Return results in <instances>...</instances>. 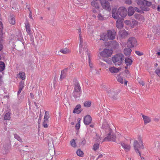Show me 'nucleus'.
Segmentation results:
<instances>
[{
	"label": "nucleus",
	"mask_w": 160,
	"mask_h": 160,
	"mask_svg": "<svg viewBox=\"0 0 160 160\" xmlns=\"http://www.w3.org/2000/svg\"><path fill=\"white\" fill-rule=\"evenodd\" d=\"M78 32L79 36L80 41L79 52L82 57H84L85 56L84 55L86 54L87 52V45L86 42H84L83 41L81 28L78 29Z\"/></svg>",
	"instance_id": "1"
},
{
	"label": "nucleus",
	"mask_w": 160,
	"mask_h": 160,
	"mask_svg": "<svg viewBox=\"0 0 160 160\" xmlns=\"http://www.w3.org/2000/svg\"><path fill=\"white\" fill-rule=\"evenodd\" d=\"M102 128L105 130L106 133H108L106 139L109 141H115L116 136L113 133L112 130L110 128L107 122H105L102 124Z\"/></svg>",
	"instance_id": "2"
},
{
	"label": "nucleus",
	"mask_w": 160,
	"mask_h": 160,
	"mask_svg": "<svg viewBox=\"0 0 160 160\" xmlns=\"http://www.w3.org/2000/svg\"><path fill=\"white\" fill-rule=\"evenodd\" d=\"M137 3L142 11H147L150 10L149 7L152 4V2L146 0H138Z\"/></svg>",
	"instance_id": "3"
},
{
	"label": "nucleus",
	"mask_w": 160,
	"mask_h": 160,
	"mask_svg": "<svg viewBox=\"0 0 160 160\" xmlns=\"http://www.w3.org/2000/svg\"><path fill=\"white\" fill-rule=\"evenodd\" d=\"M124 59L123 55L121 53H119L115 55L112 57V60L114 64L116 65L120 66L123 62Z\"/></svg>",
	"instance_id": "4"
},
{
	"label": "nucleus",
	"mask_w": 160,
	"mask_h": 160,
	"mask_svg": "<svg viewBox=\"0 0 160 160\" xmlns=\"http://www.w3.org/2000/svg\"><path fill=\"white\" fill-rule=\"evenodd\" d=\"M82 90L79 83L76 82L74 84V89L72 93V96L75 98L79 97L81 95Z\"/></svg>",
	"instance_id": "5"
},
{
	"label": "nucleus",
	"mask_w": 160,
	"mask_h": 160,
	"mask_svg": "<svg viewBox=\"0 0 160 160\" xmlns=\"http://www.w3.org/2000/svg\"><path fill=\"white\" fill-rule=\"evenodd\" d=\"M133 146L135 151L137 152H138L139 155L141 156V153L139 151V149L144 148V146L141 139H140L139 143L137 140H134L133 142Z\"/></svg>",
	"instance_id": "6"
},
{
	"label": "nucleus",
	"mask_w": 160,
	"mask_h": 160,
	"mask_svg": "<svg viewBox=\"0 0 160 160\" xmlns=\"http://www.w3.org/2000/svg\"><path fill=\"white\" fill-rule=\"evenodd\" d=\"M137 42L136 38L133 37L129 38L127 42V46L129 48L136 47L137 45Z\"/></svg>",
	"instance_id": "7"
},
{
	"label": "nucleus",
	"mask_w": 160,
	"mask_h": 160,
	"mask_svg": "<svg viewBox=\"0 0 160 160\" xmlns=\"http://www.w3.org/2000/svg\"><path fill=\"white\" fill-rule=\"evenodd\" d=\"M112 53V51L111 49L105 48L103 51L100 52V55L102 57L108 58L111 57Z\"/></svg>",
	"instance_id": "8"
},
{
	"label": "nucleus",
	"mask_w": 160,
	"mask_h": 160,
	"mask_svg": "<svg viewBox=\"0 0 160 160\" xmlns=\"http://www.w3.org/2000/svg\"><path fill=\"white\" fill-rule=\"evenodd\" d=\"M103 9L109 11L111 10V8L110 3L105 0H99Z\"/></svg>",
	"instance_id": "9"
},
{
	"label": "nucleus",
	"mask_w": 160,
	"mask_h": 160,
	"mask_svg": "<svg viewBox=\"0 0 160 160\" xmlns=\"http://www.w3.org/2000/svg\"><path fill=\"white\" fill-rule=\"evenodd\" d=\"M118 12L122 18L125 17L127 15V8L124 7H120L118 9Z\"/></svg>",
	"instance_id": "10"
},
{
	"label": "nucleus",
	"mask_w": 160,
	"mask_h": 160,
	"mask_svg": "<svg viewBox=\"0 0 160 160\" xmlns=\"http://www.w3.org/2000/svg\"><path fill=\"white\" fill-rule=\"evenodd\" d=\"M107 33L109 39L111 40H113L115 38L116 32L114 30H108L107 31Z\"/></svg>",
	"instance_id": "11"
},
{
	"label": "nucleus",
	"mask_w": 160,
	"mask_h": 160,
	"mask_svg": "<svg viewBox=\"0 0 160 160\" xmlns=\"http://www.w3.org/2000/svg\"><path fill=\"white\" fill-rule=\"evenodd\" d=\"M112 16L114 19H118L120 18L119 16L117 8H113L112 11Z\"/></svg>",
	"instance_id": "12"
},
{
	"label": "nucleus",
	"mask_w": 160,
	"mask_h": 160,
	"mask_svg": "<svg viewBox=\"0 0 160 160\" xmlns=\"http://www.w3.org/2000/svg\"><path fill=\"white\" fill-rule=\"evenodd\" d=\"M116 27L118 29H121L123 28V20L121 18L118 19L116 23Z\"/></svg>",
	"instance_id": "13"
},
{
	"label": "nucleus",
	"mask_w": 160,
	"mask_h": 160,
	"mask_svg": "<svg viewBox=\"0 0 160 160\" xmlns=\"http://www.w3.org/2000/svg\"><path fill=\"white\" fill-rule=\"evenodd\" d=\"M92 118L89 115H87L84 118V123L86 125H89L92 122Z\"/></svg>",
	"instance_id": "14"
},
{
	"label": "nucleus",
	"mask_w": 160,
	"mask_h": 160,
	"mask_svg": "<svg viewBox=\"0 0 160 160\" xmlns=\"http://www.w3.org/2000/svg\"><path fill=\"white\" fill-rule=\"evenodd\" d=\"M121 69V68L120 67L117 68L114 66L109 67L108 68L109 71L112 73H117Z\"/></svg>",
	"instance_id": "15"
},
{
	"label": "nucleus",
	"mask_w": 160,
	"mask_h": 160,
	"mask_svg": "<svg viewBox=\"0 0 160 160\" xmlns=\"http://www.w3.org/2000/svg\"><path fill=\"white\" fill-rule=\"evenodd\" d=\"M121 146L126 152H128L130 151L131 148V146L130 145L126 144L124 142H120Z\"/></svg>",
	"instance_id": "16"
},
{
	"label": "nucleus",
	"mask_w": 160,
	"mask_h": 160,
	"mask_svg": "<svg viewBox=\"0 0 160 160\" xmlns=\"http://www.w3.org/2000/svg\"><path fill=\"white\" fill-rule=\"evenodd\" d=\"M119 35L122 38H126L128 35V32L125 30H120L119 32Z\"/></svg>",
	"instance_id": "17"
},
{
	"label": "nucleus",
	"mask_w": 160,
	"mask_h": 160,
	"mask_svg": "<svg viewBox=\"0 0 160 160\" xmlns=\"http://www.w3.org/2000/svg\"><path fill=\"white\" fill-rule=\"evenodd\" d=\"M142 116L143 119L145 124H146L150 122L151 121V118L148 116L142 114Z\"/></svg>",
	"instance_id": "18"
},
{
	"label": "nucleus",
	"mask_w": 160,
	"mask_h": 160,
	"mask_svg": "<svg viewBox=\"0 0 160 160\" xmlns=\"http://www.w3.org/2000/svg\"><path fill=\"white\" fill-rule=\"evenodd\" d=\"M81 106L80 104L77 105L73 110V112L74 113L79 114L81 112Z\"/></svg>",
	"instance_id": "19"
},
{
	"label": "nucleus",
	"mask_w": 160,
	"mask_h": 160,
	"mask_svg": "<svg viewBox=\"0 0 160 160\" xmlns=\"http://www.w3.org/2000/svg\"><path fill=\"white\" fill-rule=\"evenodd\" d=\"M25 28L27 33L29 35L32 34V32L30 28V25L28 22H26L25 24Z\"/></svg>",
	"instance_id": "20"
},
{
	"label": "nucleus",
	"mask_w": 160,
	"mask_h": 160,
	"mask_svg": "<svg viewBox=\"0 0 160 160\" xmlns=\"http://www.w3.org/2000/svg\"><path fill=\"white\" fill-rule=\"evenodd\" d=\"M67 71L66 70L64 69L61 72V73L60 76L59 80L60 81H62L66 76Z\"/></svg>",
	"instance_id": "21"
},
{
	"label": "nucleus",
	"mask_w": 160,
	"mask_h": 160,
	"mask_svg": "<svg viewBox=\"0 0 160 160\" xmlns=\"http://www.w3.org/2000/svg\"><path fill=\"white\" fill-rule=\"evenodd\" d=\"M97 18L100 21H103L106 19L105 15L104 14L103 12L102 13L99 12L97 16Z\"/></svg>",
	"instance_id": "22"
},
{
	"label": "nucleus",
	"mask_w": 160,
	"mask_h": 160,
	"mask_svg": "<svg viewBox=\"0 0 160 160\" xmlns=\"http://www.w3.org/2000/svg\"><path fill=\"white\" fill-rule=\"evenodd\" d=\"M100 40H102L104 41H107L109 39L108 35V33H103L101 35L100 37Z\"/></svg>",
	"instance_id": "23"
},
{
	"label": "nucleus",
	"mask_w": 160,
	"mask_h": 160,
	"mask_svg": "<svg viewBox=\"0 0 160 160\" xmlns=\"http://www.w3.org/2000/svg\"><path fill=\"white\" fill-rule=\"evenodd\" d=\"M80 54L81 57L82 58H84L85 57H86L87 55L88 56V59H89L88 60H89V66L91 68H92V65L91 63V60L90 59V58L91 57V55L88 52V50H87V53H86V54H85L84 55H85L84 56V57H82L81 55V54L80 53Z\"/></svg>",
	"instance_id": "24"
},
{
	"label": "nucleus",
	"mask_w": 160,
	"mask_h": 160,
	"mask_svg": "<svg viewBox=\"0 0 160 160\" xmlns=\"http://www.w3.org/2000/svg\"><path fill=\"white\" fill-rule=\"evenodd\" d=\"M134 12V9L132 7H130L128 8V14L129 16H132Z\"/></svg>",
	"instance_id": "25"
},
{
	"label": "nucleus",
	"mask_w": 160,
	"mask_h": 160,
	"mask_svg": "<svg viewBox=\"0 0 160 160\" xmlns=\"http://www.w3.org/2000/svg\"><path fill=\"white\" fill-rule=\"evenodd\" d=\"M108 95L111 97L113 100H115L118 99L117 95L115 94L113 92L110 91L108 92Z\"/></svg>",
	"instance_id": "26"
},
{
	"label": "nucleus",
	"mask_w": 160,
	"mask_h": 160,
	"mask_svg": "<svg viewBox=\"0 0 160 160\" xmlns=\"http://www.w3.org/2000/svg\"><path fill=\"white\" fill-rule=\"evenodd\" d=\"M132 52V50L130 48H126L124 49V53L126 56H129Z\"/></svg>",
	"instance_id": "27"
},
{
	"label": "nucleus",
	"mask_w": 160,
	"mask_h": 160,
	"mask_svg": "<svg viewBox=\"0 0 160 160\" xmlns=\"http://www.w3.org/2000/svg\"><path fill=\"white\" fill-rule=\"evenodd\" d=\"M111 44L112 45V48L114 49L118 48L119 47L118 43L115 41H113L111 42Z\"/></svg>",
	"instance_id": "28"
},
{
	"label": "nucleus",
	"mask_w": 160,
	"mask_h": 160,
	"mask_svg": "<svg viewBox=\"0 0 160 160\" xmlns=\"http://www.w3.org/2000/svg\"><path fill=\"white\" fill-rule=\"evenodd\" d=\"M8 21L9 23L12 25H14L15 23V19L14 16H10L8 18Z\"/></svg>",
	"instance_id": "29"
},
{
	"label": "nucleus",
	"mask_w": 160,
	"mask_h": 160,
	"mask_svg": "<svg viewBox=\"0 0 160 160\" xmlns=\"http://www.w3.org/2000/svg\"><path fill=\"white\" fill-rule=\"evenodd\" d=\"M96 1L93 0L91 4L93 7H95L97 9H98L99 8V5L98 3Z\"/></svg>",
	"instance_id": "30"
},
{
	"label": "nucleus",
	"mask_w": 160,
	"mask_h": 160,
	"mask_svg": "<svg viewBox=\"0 0 160 160\" xmlns=\"http://www.w3.org/2000/svg\"><path fill=\"white\" fill-rule=\"evenodd\" d=\"M125 63L127 66L131 65L132 62V61L129 58H126L125 60Z\"/></svg>",
	"instance_id": "31"
},
{
	"label": "nucleus",
	"mask_w": 160,
	"mask_h": 160,
	"mask_svg": "<svg viewBox=\"0 0 160 160\" xmlns=\"http://www.w3.org/2000/svg\"><path fill=\"white\" fill-rule=\"evenodd\" d=\"M18 76L22 80H24L26 78L25 74L24 72H19Z\"/></svg>",
	"instance_id": "32"
},
{
	"label": "nucleus",
	"mask_w": 160,
	"mask_h": 160,
	"mask_svg": "<svg viewBox=\"0 0 160 160\" xmlns=\"http://www.w3.org/2000/svg\"><path fill=\"white\" fill-rule=\"evenodd\" d=\"M60 52L64 54H67L69 53L70 50L68 48H65L61 49Z\"/></svg>",
	"instance_id": "33"
},
{
	"label": "nucleus",
	"mask_w": 160,
	"mask_h": 160,
	"mask_svg": "<svg viewBox=\"0 0 160 160\" xmlns=\"http://www.w3.org/2000/svg\"><path fill=\"white\" fill-rule=\"evenodd\" d=\"M76 153L78 156L82 157L84 156V154L83 152L80 149H78L76 152Z\"/></svg>",
	"instance_id": "34"
},
{
	"label": "nucleus",
	"mask_w": 160,
	"mask_h": 160,
	"mask_svg": "<svg viewBox=\"0 0 160 160\" xmlns=\"http://www.w3.org/2000/svg\"><path fill=\"white\" fill-rule=\"evenodd\" d=\"M11 116V113L9 112H8L7 113L4 115V119L5 120H9Z\"/></svg>",
	"instance_id": "35"
},
{
	"label": "nucleus",
	"mask_w": 160,
	"mask_h": 160,
	"mask_svg": "<svg viewBox=\"0 0 160 160\" xmlns=\"http://www.w3.org/2000/svg\"><path fill=\"white\" fill-rule=\"evenodd\" d=\"M50 117V115L49 113L48 112V111H45L44 119L47 120H49L48 119Z\"/></svg>",
	"instance_id": "36"
},
{
	"label": "nucleus",
	"mask_w": 160,
	"mask_h": 160,
	"mask_svg": "<svg viewBox=\"0 0 160 160\" xmlns=\"http://www.w3.org/2000/svg\"><path fill=\"white\" fill-rule=\"evenodd\" d=\"M91 105V102L90 101H86L84 103V106L88 108Z\"/></svg>",
	"instance_id": "37"
},
{
	"label": "nucleus",
	"mask_w": 160,
	"mask_h": 160,
	"mask_svg": "<svg viewBox=\"0 0 160 160\" xmlns=\"http://www.w3.org/2000/svg\"><path fill=\"white\" fill-rule=\"evenodd\" d=\"M5 68V65L2 62H0V72L3 71Z\"/></svg>",
	"instance_id": "38"
},
{
	"label": "nucleus",
	"mask_w": 160,
	"mask_h": 160,
	"mask_svg": "<svg viewBox=\"0 0 160 160\" xmlns=\"http://www.w3.org/2000/svg\"><path fill=\"white\" fill-rule=\"evenodd\" d=\"M117 79L118 82H119L122 84L123 83V79L122 77L120 76H118L117 78Z\"/></svg>",
	"instance_id": "39"
},
{
	"label": "nucleus",
	"mask_w": 160,
	"mask_h": 160,
	"mask_svg": "<svg viewBox=\"0 0 160 160\" xmlns=\"http://www.w3.org/2000/svg\"><path fill=\"white\" fill-rule=\"evenodd\" d=\"M49 122V120H47L44 119L42 123V126L45 128H47L48 127V123Z\"/></svg>",
	"instance_id": "40"
},
{
	"label": "nucleus",
	"mask_w": 160,
	"mask_h": 160,
	"mask_svg": "<svg viewBox=\"0 0 160 160\" xmlns=\"http://www.w3.org/2000/svg\"><path fill=\"white\" fill-rule=\"evenodd\" d=\"M99 144L96 143H95L93 145V149L95 151H96L97 150H98L99 148Z\"/></svg>",
	"instance_id": "41"
},
{
	"label": "nucleus",
	"mask_w": 160,
	"mask_h": 160,
	"mask_svg": "<svg viewBox=\"0 0 160 160\" xmlns=\"http://www.w3.org/2000/svg\"><path fill=\"white\" fill-rule=\"evenodd\" d=\"M70 144L72 147L74 148L76 146V144L75 140L72 139L70 141Z\"/></svg>",
	"instance_id": "42"
},
{
	"label": "nucleus",
	"mask_w": 160,
	"mask_h": 160,
	"mask_svg": "<svg viewBox=\"0 0 160 160\" xmlns=\"http://www.w3.org/2000/svg\"><path fill=\"white\" fill-rule=\"evenodd\" d=\"M3 25L2 22L0 21V35L1 36L2 35Z\"/></svg>",
	"instance_id": "43"
},
{
	"label": "nucleus",
	"mask_w": 160,
	"mask_h": 160,
	"mask_svg": "<svg viewBox=\"0 0 160 160\" xmlns=\"http://www.w3.org/2000/svg\"><path fill=\"white\" fill-rule=\"evenodd\" d=\"M155 73L158 77H160V68H158L156 69Z\"/></svg>",
	"instance_id": "44"
},
{
	"label": "nucleus",
	"mask_w": 160,
	"mask_h": 160,
	"mask_svg": "<svg viewBox=\"0 0 160 160\" xmlns=\"http://www.w3.org/2000/svg\"><path fill=\"white\" fill-rule=\"evenodd\" d=\"M24 86V83L23 81H21L20 82L19 85V87L23 88Z\"/></svg>",
	"instance_id": "45"
},
{
	"label": "nucleus",
	"mask_w": 160,
	"mask_h": 160,
	"mask_svg": "<svg viewBox=\"0 0 160 160\" xmlns=\"http://www.w3.org/2000/svg\"><path fill=\"white\" fill-rule=\"evenodd\" d=\"M14 136L15 138H16L18 140L20 141H21V139L20 137L17 134H14Z\"/></svg>",
	"instance_id": "46"
},
{
	"label": "nucleus",
	"mask_w": 160,
	"mask_h": 160,
	"mask_svg": "<svg viewBox=\"0 0 160 160\" xmlns=\"http://www.w3.org/2000/svg\"><path fill=\"white\" fill-rule=\"evenodd\" d=\"M117 138H118V139L120 141L123 140V138H124L123 136L120 134L118 135L117 136Z\"/></svg>",
	"instance_id": "47"
},
{
	"label": "nucleus",
	"mask_w": 160,
	"mask_h": 160,
	"mask_svg": "<svg viewBox=\"0 0 160 160\" xmlns=\"http://www.w3.org/2000/svg\"><path fill=\"white\" fill-rule=\"evenodd\" d=\"M132 23L133 24L132 26H131L132 27H133L135 26L136 25H137L138 23V22L137 21L135 20H133L132 21Z\"/></svg>",
	"instance_id": "48"
},
{
	"label": "nucleus",
	"mask_w": 160,
	"mask_h": 160,
	"mask_svg": "<svg viewBox=\"0 0 160 160\" xmlns=\"http://www.w3.org/2000/svg\"><path fill=\"white\" fill-rule=\"evenodd\" d=\"M125 3L128 5H130L132 3V0H125Z\"/></svg>",
	"instance_id": "49"
},
{
	"label": "nucleus",
	"mask_w": 160,
	"mask_h": 160,
	"mask_svg": "<svg viewBox=\"0 0 160 160\" xmlns=\"http://www.w3.org/2000/svg\"><path fill=\"white\" fill-rule=\"evenodd\" d=\"M134 9L135 11L139 13L141 12L142 11V10H140L137 7H135L134 8Z\"/></svg>",
	"instance_id": "50"
},
{
	"label": "nucleus",
	"mask_w": 160,
	"mask_h": 160,
	"mask_svg": "<svg viewBox=\"0 0 160 160\" xmlns=\"http://www.w3.org/2000/svg\"><path fill=\"white\" fill-rule=\"evenodd\" d=\"M135 53L136 54L139 55V56H142V55L143 54L142 52H141L139 51H136Z\"/></svg>",
	"instance_id": "51"
},
{
	"label": "nucleus",
	"mask_w": 160,
	"mask_h": 160,
	"mask_svg": "<svg viewBox=\"0 0 160 160\" xmlns=\"http://www.w3.org/2000/svg\"><path fill=\"white\" fill-rule=\"evenodd\" d=\"M124 22L125 24L127 25H129L131 24V22L130 20H126Z\"/></svg>",
	"instance_id": "52"
},
{
	"label": "nucleus",
	"mask_w": 160,
	"mask_h": 160,
	"mask_svg": "<svg viewBox=\"0 0 160 160\" xmlns=\"http://www.w3.org/2000/svg\"><path fill=\"white\" fill-rule=\"evenodd\" d=\"M76 127L77 129H79L80 127V122H78V123H77L76 125Z\"/></svg>",
	"instance_id": "53"
},
{
	"label": "nucleus",
	"mask_w": 160,
	"mask_h": 160,
	"mask_svg": "<svg viewBox=\"0 0 160 160\" xmlns=\"http://www.w3.org/2000/svg\"><path fill=\"white\" fill-rule=\"evenodd\" d=\"M29 18L33 20V18L32 17L31 11L30 10H29Z\"/></svg>",
	"instance_id": "54"
},
{
	"label": "nucleus",
	"mask_w": 160,
	"mask_h": 160,
	"mask_svg": "<svg viewBox=\"0 0 160 160\" xmlns=\"http://www.w3.org/2000/svg\"><path fill=\"white\" fill-rule=\"evenodd\" d=\"M139 83L141 85H142V86H143L145 85L144 82L142 80H141V81L140 80L139 82Z\"/></svg>",
	"instance_id": "55"
},
{
	"label": "nucleus",
	"mask_w": 160,
	"mask_h": 160,
	"mask_svg": "<svg viewBox=\"0 0 160 160\" xmlns=\"http://www.w3.org/2000/svg\"><path fill=\"white\" fill-rule=\"evenodd\" d=\"M22 89L23 88H22L19 87V90H18V94H19L21 93Z\"/></svg>",
	"instance_id": "56"
},
{
	"label": "nucleus",
	"mask_w": 160,
	"mask_h": 160,
	"mask_svg": "<svg viewBox=\"0 0 160 160\" xmlns=\"http://www.w3.org/2000/svg\"><path fill=\"white\" fill-rule=\"evenodd\" d=\"M103 60L106 62H107V63H109V64L110 63V62H111V61L110 60H109L108 59H106V60Z\"/></svg>",
	"instance_id": "57"
},
{
	"label": "nucleus",
	"mask_w": 160,
	"mask_h": 160,
	"mask_svg": "<svg viewBox=\"0 0 160 160\" xmlns=\"http://www.w3.org/2000/svg\"><path fill=\"white\" fill-rule=\"evenodd\" d=\"M99 64L102 66H104L105 65V64L102 62H100L99 63Z\"/></svg>",
	"instance_id": "58"
},
{
	"label": "nucleus",
	"mask_w": 160,
	"mask_h": 160,
	"mask_svg": "<svg viewBox=\"0 0 160 160\" xmlns=\"http://www.w3.org/2000/svg\"><path fill=\"white\" fill-rule=\"evenodd\" d=\"M30 96L31 98H33L34 97V95L32 93H31L30 94Z\"/></svg>",
	"instance_id": "59"
},
{
	"label": "nucleus",
	"mask_w": 160,
	"mask_h": 160,
	"mask_svg": "<svg viewBox=\"0 0 160 160\" xmlns=\"http://www.w3.org/2000/svg\"><path fill=\"white\" fill-rule=\"evenodd\" d=\"M103 156L102 154L99 155L98 157V158H101Z\"/></svg>",
	"instance_id": "60"
},
{
	"label": "nucleus",
	"mask_w": 160,
	"mask_h": 160,
	"mask_svg": "<svg viewBox=\"0 0 160 160\" xmlns=\"http://www.w3.org/2000/svg\"><path fill=\"white\" fill-rule=\"evenodd\" d=\"M2 48V45L0 43V51Z\"/></svg>",
	"instance_id": "61"
},
{
	"label": "nucleus",
	"mask_w": 160,
	"mask_h": 160,
	"mask_svg": "<svg viewBox=\"0 0 160 160\" xmlns=\"http://www.w3.org/2000/svg\"><path fill=\"white\" fill-rule=\"evenodd\" d=\"M157 10L158 11H160V7L159 6H158L157 8Z\"/></svg>",
	"instance_id": "62"
},
{
	"label": "nucleus",
	"mask_w": 160,
	"mask_h": 160,
	"mask_svg": "<svg viewBox=\"0 0 160 160\" xmlns=\"http://www.w3.org/2000/svg\"><path fill=\"white\" fill-rule=\"evenodd\" d=\"M90 127H91L92 128H93L94 127V124H91L89 126Z\"/></svg>",
	"instance_id": "63"
},
{
	"label": "nucleus",
	"mask_w": 160,
	"mask_h": 160,
	"mask_svg": "<svg viewBox=\"0 0 160 160\" xmlns=\"http://www.w3.org/2000/svg\"><path fill=\"white\" fill-rule=\"evenodd\" d=\"M157 54L159 56V57L160 58V52H158L157 53Z\"/></svg>",
	"instance_id": "64"
}]
</instances>
